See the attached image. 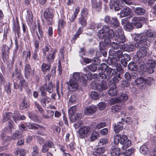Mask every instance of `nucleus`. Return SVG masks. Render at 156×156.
Returning <instances> with one entry per match:
<instances>
[{
    "label": "nucleus",
    "instance_id": "nucleus-1",
    "mask_svg": "<svg viewBox=\"0 0 156 156\" xmlns=\"http://www.w3.org/2000/svg\"><path fill=\"white\" fill-rule=\"evenodd\" d=\"M123 33V32L121 28L114 32L113 30L110 29L108 26L106 25L104 26L102 29L99 30L98 33V36L100 39H104V41H101L99 43L100 49L101 50L105 49L106 48V46L110 44L111 42V39L113 38L114 36L116 37L115 39L117 40Z\"/></svg>",
    "mask_w": 156,
    "mask_h": 156
},
{
    "label": "nucleus",
    "instance_id": "nucleus-2",
    "mask_svg": "<svg viewBox=\"0 0 156 156\" xmlns=\"http://www.w3.org/2000/svg\"><path fill=\"white\" fill-rule=\"evenodd\" d=\"M43 55H47L46 58L48 62L50 63L52 62L55 57L56 50L53 49L49 45H47L42 49Z\"/></svg>",
    "mask_w": 156,
    "mask_h": 156
},
{
    "label": "nucleus",
    "instance_id": "nucleus-3",
    "mask_svg": "<svg viewBox=\"0 0 156 156\" xmlns=\"http://www.w3.org/2000/svg\"><path fill=\"white\" fill-rule=\"evenodd\" d=\"M91 131V128L88 126H84L80 127L77 132L79 137L83 139L89 135Z\"/></svg>",
    "mask_w": 156,
    "mask_h": 156
},
{
    "label": "nucleus",
    "instance_id": "nucleus-4",
    "mask_svg": "<svg viewBox=\"0 0 156 156\" xmlns=\"http://www.w3.org/2000/svg\"><path fill=\"white\" fill-rule=\"evenodd\" d=\"M17 77L18 78L17 82L15 83L14 84V88L16 89H18L20 91H21L25 85V81L22 74L18 73L17 74Z\"/></svg>",
    "mask_w": 156,
    "mask_h": 156
},
{
    "label": "nucleus",
    "instance_id": "nucleus-5",
    "mask_svg": "<svg viewBox=\"0 0 156 156\" xmlns=\"http://www.w3.org/2000/svg\"><path fill=\"white\" fill-rule=\"evenodd\" d=\"M51 11V9H48L44 11L43 14L44 18L48 25H51L53 23L54 15Z\"/></svg>",
    "mask_w": 156,
    "mask_h": 156
},
{
    "label": "nucleus",
    "instance_id": "nucleus-6",
    "mask_svg": "<svg viewBox=\"0 0 156 156\" xmlns=\"http://www.w3.org/2000/svg\"><path fill=\"white\" fill-rule=\"evenodd\" d=\"M136 47L138 49V51L137 52V55L138 58H141L146 56L147 54V49L144 47H142L140 44H135Z\"/></svg>",
    "mask_w": 156,
    "mask_h": 156
},
{
    "label": "nucleus",
    "instance_id": "nucleus-7",
    "mask_svg": "<svg viewBox=\"0 0 156 156\" xmlns=\"http://www.w3.org/2000/svg\"><path fill=\"white\" fill-rule=\"evenodd\" d=\"M99 68L101 69L102 72L106 73L108 79L110 78L112 76L113 69L109 67L106 64L104 63L101 64L99 66Z\"/></svg>",
    "mask_w": 156,
    "mask_h": 156
},
{
    "label": "nucleus",
    "instance_id": "nucleus-8",
    "mask_svg": "<svg viewBox=\"0 0 156 156\" xmlns=\"http://www.w3.org/2000/svg\"><path fill=\"white\" fill-rule=\"evenodd\" d=\"M135 40L137 43L140 44L145 43L148 41V38L144 32L142 34H137L135 38Z\"/></svg>",
    "mask_w": 156,
    "mask_h": 156
},
{
    "label": "nucleus",
    "instance_id": "nucleus-9",
    "mask_svg": "<svg viewBox=\"0 0 156 156\" xmlns=\"http://www.w3.org/2000/svg\"><path fill=\"white\" fill-rule=\"evenodd\" d=\"M68 88L71 91H74L79 88V86L77 81L73 80H70L68 83Z\"/></svg>",
    "mask_w": 156,
    "mask_h": 156
},
{
    "label": "nucleus",
    "instance_id": "nucleus-10",
    "mask_svg": "<svg viewBox=\"0 0 156 156\" xmlns=\"http://www.w3.org/2000/svg\"><path fill=\"white\" fill-rule=\"evenodd\" d=\"M11 117L12 118V113L6 112L4 115L3 119L2 120L3 122H5L7 120H9L8 124L9 126L10 129H12V128L13 125L12 121L11 120H9V119Z\"/></svg>",
    "mask_w": 156,
    "mask_h": 156
},
{
    "label": "nucleus",
    "instance_id": "nucleus-11",
    "mask_svg": "<svg viewBox=\"0 0 156 156\" xmlns=\"http://www.w3.org/2000/svg\"><path fill=\"white\" fill-rule=\"evenodd\" d=\"M120 0H111L110 8L114 9L115 11H118L120 9Z\"/></svg>",
    "mask_w": 156,
    "mask_h": 156
},
{
    "label": "nucleus",
    "instance_id": "nucleus-12",
    "mask_svg": "<svg viewBox=\"0 0 156 156\" xmlns=\"http://www.w3.org/2000/svg\"><path fill=\"white\" fill-rule=\"evenodd\" d=\"M96 107L94 105H90L87 107L85 109L84 113L87 115L93 114L96 111Z\"/></svg>",
    "mask_w": 156,
    "mask_h": 156
},
{
    "label": "nucleus",
    "instance_id": "nucleus-13",
    "mask_svg": "<svg viewBox=\"0 0 156 156\" xmlns=\"http://www.w3.org/2000/svg\"><path fill=\"white\" fill-rule=\"evenodd\" d=\"M127 19L126 18L122 19V23L124 24V28L127 31H131L133 28V26L131 23L127 22Z\"/></svg>",
    "mask_w": 156,
    "mask_h": 156
},
{
    "label": "nucleus",
    "instance_id": "nucleus-14",
    "mask_svg": "<svg viewBox=\"0 0 156 156\" xmlns=\"http://www.w3.org/2000/svg\"><path fill=\"white\" fill-rule=\"evenodd\" d=\"M136 62L137 65V66L140 67L141 70L144 72H146V66L145 63L142 61V59H137L136 61Z\"/></svg>",
    "mask_w": 156,
    "mask_h": 156
},
{
    "label": "nucleus",
    "instance_id": "nucleus-15",
    "mask_svg": "<svg viewBox=\"0 0 156 156\" xmlns=\"http://www.w3.org/2000/svg\"><path fill=\"white\" fill-rule=\"evenodd\" d=\"M131 12V10L127 6L124 7L120 12V16L121 17L127 16Z\"/></svg>",
    "mask_w": 156,
    "mask_h": 156
},
{
    "label": "nucleus",
    "instance_id": "nucleus-16",
    "mask_svg": "<svg viewBox=\"0 0 156 156\" xmlns=\"http://www.w3.org/2000/svg\"><path fill=\"white\" fill-rule=\"evenodd\" d=\"M96 88L100 91L107 89L108 85L106 82L105 80H102L100 83L96 86Z\"/></svg>",
    "mask_w": 156,
    "mask_h": 156
},
{
    "label": "nucleus",
    "instance_id": "nucleus-17",
    "mask_svg": "<svg viewBox=\"0 0 156 156\" xmlns=\"http://www.w3.org/2000/svg\"><path fill=\"white\" fill-rule=\"evenodd\" d=\"M145 80L143 77H140L137 78L135 80V83L137 86L140 88L144 87L145 85Z\"/></svg>",
    "mask_w": 156,
    "mask_h": 156
},
{
    "label": "nucleus",
    "instance_id": "nucleus-18",
    "mask_svg": "<svg viewBox=\"0 0 156 156\" xmlns=\"http://www.w3.org/2000/svg\"><path fill=\"white\" fill-rule=\"evenodd\" d=\"M144 33L147 38H154L156 37V32L152 30H147Z\"/></svg>",
    "mask_w": 156,
    "mask_h": 156
},
{
    "label": "nucleus",
    "instance_id": "nucleus-19",
    "mask_svg": "<svg viewBox=\"0 0 156 156\" xmlns=\"http://www.w3.org/2000/svg\"><path fill=\"white\" fill-rule=\"evenodd\" d=\"M134 12L137 15H143L145 13V10L142 7H137L135 8Z\"/></svg>",
    "mask_w": 156,
    "mask_h": 156
},
{
    "label": "nucleus",
    "instance_id": "nucleus-20",
    "mask_svg": "<svg viewBox=\"0 0 156 156\" xmlns=\"http://www.w3.org/2000/svg\"><path fill=\"white\" fill-rule=\"evenodd\" d=\"M123 124L120 122L117 123L114 127V130L116 133H119L120 131H122L123 129Z\"/></svg>",
    "mask_w": 156,
    "mask_h": 156
},
{
    "label": "nucleus",
    "instance_id": "nucleus-21",
    "mask_svg": "<svg viewBox=\"0 0 156 156\" xmlns=\"http://www.w3.org/2000/svg\"><path fill=\"white\" fill-rule=\"evenodd\" d=\"M105 151V149L104 147L97 148L93 152V154L95 156H100Z\"/></svg>",
    "mask_w": 156,
    "mask_h": 156
},
{
    "label": "nucleus",
    "instance_id": "nucleus-22",
    "mask_svg": "<svg viewBox=\"0 0 156 156\" xmlns=\"http://www.w3.org/2000/svg\"><path fill=\"white\" fill-rule=\"evenodd\" d=\"M69 134L67 133L66 136V140L67 142V147H69L71 151H73L74 148L73 147L74 143L73 142H71L70 143L69 142Z\"/></svg>",
    "mask_w": 156,
    "mask_h": 156
},
{
    "label": "nucleus",
    "instance_id": "nucleus-23",
    "mask_svg": "<svg viewBox=\"0 0 156 156\" xmlns=\"http://www.w3.org/2000/svg\"><path fill=\"white\" fill-rule=\"evenodd\" d=\"M140 153L146 155L149 153V151L147 146L145 144L141 146L140 149Z\"/></svg>",
    "mask_w": 156,
    "mask_h": 156
},
{
    "label": "nucleus",
    "instance_id": "nucleus-24",
    "mask_svg": "<svg viewBox=\"0 0 156 156\" xmlns=\"http://www.w3.org/2000/svg\"><path fill=\"white\" fill-rule=\"evenodd\" d=\"M27 126L29 129H38L39 128L45 129V128L43 126H40L35 124H32L28 123L27 124Z\"/></svg>",
    "mask_w": 156,
    "mask_h": 156
},
{
    "label": "nucleus",
    "instance_id": "nucleus-25",
    "mask_svg": "<svg viewBox=\"0 0 156 156\" xmlns=\"http://www.w3.org/2000/svg\"><path fill=\"white\" fill-rule=\"evenodd\" d=\"M23 137V135L21 132L17 131L15 133L13 134L11 136V138L12 139L15 140Z\"/></svg>",
    "mask_w": 156,
    "mask_h": 156
},
{
    "label": "nucleus",
    "instance_id": "nucleus-26",
    "mask_svg": "<svg viewBox=\"0 0 156 156\" xmlns=\"http://www.w3.org/2000/svg\"><path fill=\"white\" fill-rule=\"evenodd\" d=\"M13 119L16 122L18 120H23L25 119V117L23 115H20L19 114L16 113L15 114L14 116L12 115Z\"/></svg>",
    "mask_w": 156,
    "mask_h": 156
},
{
    "label": "nucleus",
    "instance_id": "nucleus-27",
    "mask_svg": "<svg viewBox=\"0 0 156 156\" xmlns=\"http://www.w3.org/2000/svg\"><path fill=\"white\" fill-rule=\"evenodd\" d=\"M42 96V98L41 99L40 102L43 105L45 106L46 104H48L49 102V98L46 94Z\"/></svg>",
    "mask_w": 156,
    "mask_h": 156
},
{
    "label": "nucleus",
    "instance_id": "nucleus-28",
    "mask_svg": "<svg viewBox=\"0 0 156 156\" xmlns=\"http://www.w3.org/2000/svg\"><path fill=\"white\" fill-rule=\"evenodd\" d=\"M99 137V134L98 132L94 131L91 134L90 137V140L94 141Z\"/></svg>",
    "mask_w": 156,
    "mask_h": 156
},
{
    "label": "nucleus",
    "instance_id": "nucleus-29",
    "mask_svg": "<svg viewBox=\"0 0 156 156\" xmlns=\"http://www.w3.org/2000/svg\"><path fill=\"white\" fill-rule=\"evenodd\" d=\"M122 108L121 105L119 104L112 106L111 108L112 112L115 113L120 111L121 108Z\"/></svg>",
    "mask_w": 156,
    "mask_h": 156
},
{
    "label": "nucleus",
    "instance_id": "nucleus-30",
    "mask_svg": "<svg viewBox=\"0 0 156 156\" xmlns=\"http://www.w3.org/2000/svg\"><path fill=\"white\" fill-rule=\"evenodd\" d=\"M92 6L96 9V10L98 11H101V4L100 2H93V3H92Z\"/></svg>",
    "mask_w": 156,
    "mask_h": 156
},
{
    "label": "nucleus",
    "instance_id": "nucleus-31",
    "mask_svg": "<svg viewBox=\"0 0 156 156\" xmlns=\"http://www.w3.org/2000/svg\"><path fill=\"white\" fill-rule=\"evenodd\" d=\"M120 151L119 148H113L112 149L110 153L112 156H118Z\"/></svg>",
    "mask_w": 156,
    "mask_h": 156
},
{
    "label": "nucleus",
    "instance_id": "nucleus-32",
    "mask_svg": "<svg viewBox=\"0 0 156 156\" xmlns=\"http://www.w3.org/2000/svg\"><path fill=\"white\" fill-rule=\"evenodd\" d=\"M54 112L53 111L48 110L46 112V114H42V117L44 119H49L52 118L54 115Z\"/></svg>",
    "mask_w": 156,
    "mask_h": 156
},
{
    "label": "nucleus",
    "instance_id": "nucleus-33",
    "mask_svg": "<svg viewBox=\"0 0 156 156\" xmlns=\"http://www.w3.org/2000/svg\"><path fill=\"white\" fill-rule=\"evenodd\" d=\"M87 73H88L87 75L84 78V79L82 77L80 79V81H83V82H84V83H85L86 81L87 80H90L92 79V73L89 71H87ZM84 84V85H85V84Z\"/></svg>",
    "mask_w": 156,
    "mask_h": 156
},
{
    "label": "nucleus",
    "instance_id": "nucleus-34",
    "mask_svg": "<svg viewBox=\"0 0 156 156\" xmlns=\"http://www.w3.org/2000/svg\"><path fill=\"white\" fill-rule=\"evenodd\" d=\"M31 72V67L29 64H26L25 66V73L26 76H29Z\"/></svg>",
    "mask_w": 156,
    "mask_h": 156
},
{
    "label": "nucleus",
    "instance_id": "nucleus-35",
    "mask_svg": "<svg viewBox=\"0 0 156 156\" xmlns=\"http://www.w3.org/2000/svg\"><path fill=\"white\" fill-rule=\"evenodd\" d=\"M137 65L136 62V63H134L133 62H131L129 64L128 67L130 70L135 71L137 70Z\"/></svg>",
    "mask_w": 156,
    "mask_h": 156
},
{
    "label": "nucleus",
    "instance_id": "nucleus-36",
    "mask_svg": "<svg viewBox=\"0 0 156 156\" xmlns=\"http://www.w3.org/2000/svg\"><path fill=\"white\" fill-rule=\"evenodd\" d=\"M65 25V22L62 20H60L59 21L58 27V34L59 35L61 33V29L63 27V26Z\"/></svg>",
    "mask_w": 156,
    "mask_h": 156
},
{
    "label": "nucleus",
    "instance_id": "nucleus-37",
    "mask_svg": "<svg viewBox=\"0 0 156 156\" xmlns=\"http://www.w3.org/2000/svg\"><path fill=\"white\" fill-rule=\"evenodd\" d=\"M119 98L120 102L123 101H126L128 100V95L125 93H122L119 96Z\"/></svg>",
    "mask_w": 156,
    "mask_h": 156
},
{
    "label": "nucleus",
    "instance_id": "nucleus-38",
    "mask_svg": "<svg viewBox=\"0 0 156 156\" xmlns=\"http://www.w3.org/2000/svg\"><path fill=\"white\" fill-rule=\"evenodd\" d=\"M108 143V140L106 138H102L99 140L98 143L99 146H102L105 145Z\"/></svg>",
    "mask_w": 156,
    "mask_h": 156
},
{
    "label": "nucleus",
    "instance_id": "nucleus-39",
    "mask_svg": "<svg viewBox=\"0 0 156 156\" xmlns=\"http://www.w3.org/2000/svg\"><path fill=\"white\" fill-rule=\"evenodd\" d=\"M121 136L120 134H117L114 136V143L115 144L117 145L119 143H120Z\"/></svg>",
    "mask_w": 156,
    "mask_h": 156
},
{
    "label": "nucleus",
    "instance_id": "nucleus-40",
    "mask_svg": "<svg viewBox=\"0 0 156 156\" xmlns=\"http://www.w3.org/2000/svg\"><path fill=\"white\" fill-rule=\"evenodd\" d=\"M90 98L94 100H97L99 98L98 93L95 91H92L90 93Z\"/></svg>",
    "mask_w": 156,
    "mask_h": 156
},
{
    "label": "nucleus",
    "instance_id": "nucleus-41",
    "mask_svg": "<svg viewBox=\"0 0 156 156\" xmlns=\"http://www.w3.org/2000/svg\"><path fill=\"white\" fill-rule=\"evenodd\" d=\"M143 18L141 17H134L131 19L132 23L134 25L139 21L142 20Z\"/></svg>",
    "mask_w": 156,
    "mask_h": 156
},
{
    "label": "nucleus",
    "instance_id": "nucleus-42",
    "mask_svg": "<svg viewBox=\"0 0 156 156\" xmlns=\"http://www.w3.org/2000/svg\"><path fill=\"white\" fill-rule=\"evenodd\" d=\"M123 143V144H121L123 145L122 148L124 150L125 149L127 148L130 146L131 144V141L129 139L127 140Z\"/></svg>",
    "mask_w": 156,
    "mask_h": 156
},
{
    "label": "nucleus",
    "instance_id": "nucleus-43",
    "mask_svg": "<svg viewBox=\"0 0 156 156\" xmlns=\"http://www.w3.org/2000/svg\"><path fill=\"white\" fill-rule=\"evenodd\" d=\"M135 46L133 44L129 43L126 44V47L127 51H132L135 49Z\"/></svg>",
    "mask_w": 156,
    "mask_h": 156
},
{
    "label": "nucleus",
    "instance_id": "nucleus-44",
    "mask_svg": "<svg viewBox=\"0 0 156 156\" xmlns=\"http://www.w3.org/2000/svg\"><path fill=\"white\" fill-rule=\"evenodd\" d=\"M87 18L81 17L79 19V22L81 25L83 27L85 26L87 24Z\"/></svg>",
    "mask_w": 156,
    "mask_h": 156
},
{
    "label": "nucleus",
    "instance_id": "nucleus-45",
    "mask_svg": "<svg viewBox=\"0 0 156 156\" xmlns=\"http://www.w3.org/2000/svg\"><path fill=\"white\" fill-rule=\"evenodd\" d=\"M88 13V9L87 8H84L81 11V17L87 18Z\"/></svg>",
    "mask_w": 156,
    "mask_h": 156
},
{
    "label": "nucleus",
    "instance_id": "nucleus-46",
    "mask_svg": "<svg viewBox=\"0 0 156 156\" xmlns=\"http://www.w3.org/2000/svg\"><path fill=\"white\" fill-rule=\"evenodd\" d=\"M82 114L80 113H78L76 114V115H73L71 117H70V119H71V118L73 121H77L80 119L82 118Z\"/></svg>",
    "mask_w": 156,
    "mask_h": 156
},
{
    "label": "nucleus",
    "instance_id": "nucleus-47",
    "mask_svg": "<svg viewBox=\"0 0 156 156\" xmlns=\"http://www.w3.org/2000/svg\"><path fill=\"white\" fill-rule=\"evenodd\" d=\"M112 22L111 24L113 25L115 27H118L119 25V22L116 17H113L112 18Z\"/></svg>",
    "mask_w": 156,
    "mask_h": 156
},
{
    "label": "nucleus",
    "instance_id": "nucleus-48",
    "mask_svg": "<svg viewBox=\"0 0 156 156\" xmlns=\"http://www.w3.org/2000/svg\"><path fill=\"white\" fill-rule=\"evenodd\" d=\"M118 98H112L108 101V104L112 105L116 103L120 102Z\"/></svg>",
    "mask_w": 156,
    "mask_h": 156
},
{
    "label": "nucleus",
    "instance_id": "nucleus-49",
    "mask_svg": "<svg viewBox=\"0 0 156 156\" xmlns=\"http://www.w3.org/2000/svg\"><path fill=\"white\" fill-rule=\"evenodd\" d=\"M106 126V123L104 122H101L97 123L95 126V129H100Z\"/></svg>",
    "mask_w": 156,
    "mask_h": 156
},
{
    "label": "nucleus",
    "instance_id": "nucleus-50",
    "mask_svg": "<svg viewBox=\"0 0 156 156\" xmlns=\"http://www.w3.org/2000/svg\"><path fill=\"white\" fill-rule=\"evenodd\" d=\"M39 154V149L37 146H34L33 147L32 155L38 156Z\"/></svg>",
    "mask_w": 156,
    "mask_h": 156
},
{
    "label": "nucleus",
    "instance_id": "nucleus-51",
    "mask_svg": "<svg viewBox=\"0 0 156 156\" xmlns=\"http://www.w3.org/2000/svg\"><path fill=\"white\" fill-rule=\"evenodd\" d=\"M80 74L77 72L74 73L73 75V78L70 80H73L77 81L80 79Z\"/></svg>",
    "mask_w": 156,
    "mask_h": 156
},
{
    "label": "nucleus",
    "instance_id": "nucleus-52",
    "mask_svg": "<svg viewBox=\"0 0 156 156\" xmlns=\"http://www.w3.org/2000/svg\"><path fill=\"white\" fill-rule=\"evenodd\" d=\"M76 107L75 106L71 107L69 110V114L72 116H73V115L76 112Z\"/></svg>",
    "mask_w": 156,
    "mask_h": 156
},
{
    "label": "nucleus",
    "instance_id": "nucleus-53",
    "mask_svg": "<svg viewBox=\"0 0 156 156\" xmlns=\"http://www.w3.org/2000/svg\"><path fill=\"white\" fill-rule=\"evenodd\" d=\"M117 40V41H118L119 42L122 43H124L126 41V39L125 35L123 33L120 35L119 37Z\"/></svg>",
    "mask_w": 156,
    "mask_h": 156
},
{
    "label": "nucleus",
    "instance_id": "nucleus-54",
    "mask_svg": "<svg viewBox=\"0 0 156 156\" xmlns=\"http://www.w3.org/2000/svg\"><path fill=\"white\" fill-rule=\"evenodd\" d=\"M96 65L95 64H91L88 66V69L90 71L94 72L97 69V67Z\"/></svg>",
    "mask_w": 156,
    "mask_h": 156
},
{
    "label": "nucleus",
    "instance_id": "nucleus-55",
    "mask_svg": "<svg viewBox=\"0 0 156 156\" xmlns=\"http://www.w3.org/2000/svg\"><path fill=\"white\" fill-rule=\"evenodd\" d=\"M117 93L116 89H110L108 91V94L111 96H113L116 95Z\"/></svg>",
    "mask_w": 156,
    "mask_h": 156
},
{
    "label": "nucleus",
    "instance_id": "nucleus-56",
    "mask_svg": "<svg viewBox=\"0 0 156 156\" xmlns=\"http://www.w3.org/2000/svg\"><path fill=\"white\" fill-rule=\"evenodd\" d=\"M122 79V77L121 76V74L120 73H119V74H117L116 76L114 77L113 78V80L115 83H118L119 80H121Z\"/></svg>",
    "mask_w": 156,
    "mask_h": 156
},
{
    "label": "nucleus",
    "instance_id": "nucleus-57",
    "mask_svg": "<svg viewBox=\"0 0 156 156\" xmlns=\"http://www.w3.org/2000/svg\"><path fill=\"white\" fill-rule=\"evenodd\" d=\"M50 93H51L53 91V84L52 83H49L47 88L46 89Z\"/></svg>",
    "mask_w": 156,
    "mask_h": 156
},
{
    "label": "nucleus",
    "instance_id": "nucleus-58",
    "mask_svg": "<svg viewBox=\"0 0 156 156\" xmlns=\"http://www.w3.org/2000/svg\"><path fill=\"white\" fill-rule=\"evenodd\" d=\"M29 116L32 120L34 121H37V115L34 114L30 113L29 114Z\"/></svg>",
    "mask_w": 156,
    "mask_h": 156
},
{
    "label": "nucleus",
    "instance_id": "nucleus-59",
    "mask_svg": "<svg viewBox=\"0 0 156 156\" xmlns=\"http://www.w3.org/2000/svg\"><path fill=\"white\" fill-rule=\"evenodd\" d=\"M77 101V98L76 95H72L69 98V101L71 103H73Z\"/></svg>",
    "mask_w": 156,
    "mask_h": 156
},
{
    "label": "nucleus",
    "instance_id": "nucleus-60",
    "mask_svg": "<svg viewBox=\"0 0 156 156\" xmlns=\"http://www.w3.org/2000/svg\"><path fill=\"white\" fill-rule=\"evenodd\" d=\"M147 65L151 67L155 68L154 61L150 59L147 61Z\"/></svg>",
    "mask_w": 156,
    "mask_h": 156
},
{
    "label": "nucleus",
    "instance_id": "nucleus-61",
    "mask_svg": "<svg viewBox=\"0 0 156 156\" xmlns=\"http://www.w3.org/2000/svg\"><path fill=\"white\" fill-rule=\"evenodd\" d=\"M42 70L43 72H47L48 70H49L50 69L49 66L47 65L45 63H43L42 66Z\"/></svg>",
    "mask_w": 156,
    "mask_h": 156
},
{
    "label": "nucleus",
    "instance_id": "nucleus-62",
    "mask_svg": "<svg viewBox=\"0 0 156 156\" xmlns=\"http://www.w3.org/2000/svg\"><path fill=\"white\" fill-rule=\"evenodd\" d=\"M111 45L112 48L115 50L118 49L119 47V45L117 42H113L111 43Z\"/></svg>",
    "mask_w": 156,
    "mask_h": 156
},
{
    "label": "nucleus",
    "instance_id": "nucleus-63",
    "mask_svg": "<svg viewBox=\"0 0 156 156\" xmlns=\"http://www.w3.org/2000/svg\"><path fill=\"white\" fill-rule=\"evenodd\" d=\"M134 152V150L132 148L128 149L125 152L126 156H130Z\"/></svg>",
    "mask_w": 156,
    "mask_h": 156
},
{
    "label": "nucleus",
    "instance_id": "nucleus-64",
    "mask_svg": "<svg viewBox=\"0 0 156 156\" xmlns=\"http://www.w3.org/2000/svg\"><path fill=\"white\" fill-rule=\"evenodd\" d=\"M129 86V83L127 80H124L122 82L121 86L123 88L128 87Z\"/></svg>",
    "mask_w": 156,
    "mask_h": 156
}]
</instances>
